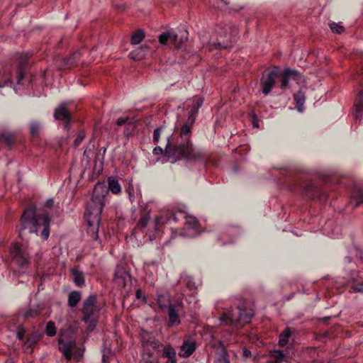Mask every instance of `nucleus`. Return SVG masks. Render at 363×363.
Returning <instances> with one entry per match:
<instances>
[{"label": "nucleus", "mask_w": 363, "mask_h": 363, "mask_svg": "<svg viewBox=\"0 0 363 363\" xmlns=\"http://www.w3.org/2000/svg\"><path fill=\"white\" fill-rule=\"evenodd\" d=\"M150 220V216L148 213H144L141 215L137 225L135 229L143 230L147 227V225Z\"/></svg>", "instance_id": "nucleus-36"}, {"label": "nucleus", "mask_w": 363, "mask_h": 363, "mask_svg": "<svg viewBox=\"0 0 363 363\" xmlns=\"http://www.w3.org/2000/svg\"><path fill=\"white\" fill-rule=\"evenodd\" d=\"M40 226H43V220H41V219H40V220L39 222H38V229Z\"/></svg>", "instance_id": "nucleus-59"}, {"label": "nucleus", "mask_w": 363, "mask_h": 363, "mask_svg": "<svg viewBox=\"0 0 363 363\" xmlns=\"http://www.w3.org/2000/svg\"><path fill=\"white\" fill-rule=\"evenodd\" d=\"M148 46H142L132 51L129 54V56L132 60L135 61H140L145 57L146 53L148 52Z\"/></svg>", "instance_id": "nucleus-21"}, {"label": "nucleus", "mask_w": 363, "mask_h": 363, "mask_svg": "<svg viewBox=\"0 0 363 363\" xmlns=\"http://www.w3.org/2000/svg\"><path fill=\"white\" fill-rule=\"evenodd\" d=\"M6 363H14V362L11 359L7 360Z\"/></svg>", "instance_id": "nucleus-62"}, {"label": "nucleus", "mask_w": 363, "mask_h": 363, "mask_svg": "<svg viewBox=\"0 0 363 363\" xmlns=\"http://www.w3.org/2000/svg\"><path fill=\"white\" fill-rule=\"evenodd\" d=\"M126 191L128 193V195L130 196V199H131L132 197H133V187L130 185L127 189H126Z\"/></svg>", "instance_id": "nucleus-55"}, {"label": "nucleus", "mask_w": 363, "mask_h": 363, "mask_svg": "<svg viewBox=\"0 0 363 363\" xmlns=\"http://www.w3.org/2000/svg\"><path fill=\"white\" fill-rule=\"evenodd\" d=\"M45 333L49 337H53L56 335V327L54 322L50 321L47 323Z\"/></svg>", "instance_id": "nucleus-40"}, {"label": "nucleus", "mask_w": 363, "mask_h": 363, "mask_svg": "<svg viewBox=\"0 0 363 363\" xmlns=\"http://www.w3.org/2000/svg\"><path fill=\"white\" fill-rule=\"evenodd\" d=\"M58 349L62 352L65 359L71 360L73 355H77V359L83 356L84 350L77 345L75 340H64L61 337L58 338Z\"/></svg>", "instance_id": "nucleus-6"}, {"label": "nucleus", "mask_w": 363, "mask_h": 363, "mask_svg": "<svg viewBox=\"0 0 363 363\" xmlns=\"http://www.w3.org/2000/svg\"><path fill=\"white\" fill-rule=\"evenodd\" d=\"M294 99L296 101V108L299 112H303V104L306 100L305 94L299 90L297 93L294 94Z\"/></svg>", "instance_id": "nucleus-28"}, {"label": "nucleus", "mask_w": 363, "mask_h": 363, "mask_svg": "<svg viewBox=\"0 0 363 363\" xmlns=\"http://www.w3.org/2000/svg\"><path fill=\"white\" fill-rule=\"evenodd\" d=\"M166 363H177L176 358L168 359Z\"/></svg>", "instance_id": "nucleus-58"}, {"label": "nucleus", "mask_w": 363, "mask_h": 363, "mask_svg": "<svg viewBox=\"0 0 363 363\" xmlns=\"http://www.w3.org/2000/svg\"><path fill=\"white\" fill-rule=\"evenodd\" d=\"M350 291L352 293L363 291V282L358 283L356 285L351 286Z\"/></svg>", "instance_id": "nucleus-47"}, {"label": "nucleus", "mask_w": 363, "mask_h": 363, "mask_svg": "<svg viewBox=\"0 0 363 363\" xmlns=\"http://www.w3.org/2000/svg\"><path fill=\"white\" fill-rule=\"evenodd\" d=\"M43 220V229L41 232V236L44 240H47L50 235V218L46 213L36 214V207L30 205L28 208L24 211L21 217V228L19 230L18 235L23 240V232L28 229L30 233L37 234L38 222Z\"/></svg>", "instance_id": "nucleus-3"}, {"label": "nucleus", "mask_w": 363, "mask_h": 363, "mask_svg": "<svg viewBox=\"0 0 363 363\" xmlns=\"http://www.w3.org/2000/svg\"><path fill=\"white\" fill-rule=\"evenodd\" d=\"M162 356L168 359L176 358V352L172 346L167 345L163 349Z\"/></svg>", "instance_id": "nucleus-39"}, {"label": "nucleus", "mask_w": 363, "mask_h": 363, "mask_svg": "<svg viewBox=\"0 0 363 363\" xmlns=\"http://www.w3.org/2000/svg\"><path fill=\"white\" fill-rule=\"evenodd\" d=\"M194 123H189V118L182 126L179 136L175 144H172L170 136L167 137V143L165 147V155L171 162L178 160L189 162L206 161V155L198 147L195 146L191 140V128Z\"/></svg>", "instance_id": "nucleus-1"}, {"label": "nucleus", "mask_w": 363, "mask_h": 363, "mask_svg": "<svg viewBox=\"0 0 363 363\" xmlns=\"http://www.w3.org/2000/svg\"><path fill=\"white\" fill-rule=\"evenodd\" d=\"M125 6L124 5H123V6H119L118 9H125Z\"/></svg>", "instance_id": "nucleus-61"}, {"label": "nucleus", "mask_w": 363, "mask_h": 363, "mask_svg": "<svg viewBox=\"0 0 363 363\" xmlns=\"http://www.w3.org/2000/svg\"><path fill=\"white\" fill-rule=\"evenodd\" d=\"M153 154L155 155H164V156L165 155V151L164 152V150H162V147L157 146V147H155L154 149H153Z\"/></svg>", "instance_id": "nucleus-50"}, {"label": "nucleus", "mask_w": 363, "mask_h": 363, "mask_svg": "<svg viewBox=\"0 0 363 363\" xmlns=\"http://www.w3.org/2000/svg\"><path fill=\"white\" fill-rule=\"evenodd\" d=\"M272 356L277 359V360H280L284 358L285 356L284 353L281 350H274L272 352Z\"/></svg>", "instance_id": "nucleus-49"}, {"label": "nucleus", "mask_w": 363, "mask_h": 363, "mask_svg": "<svg viewBox=\"0 0 363 363\" xmlns=\"http://www.w3.org/2000/svg\"><path fill=\"white\" fill-rule=\"evenodd\" d=\"M196 343L194 340H184L181 346V352L179 353V356L183 357H188L193 354L196 350Z\"/></svg>", "instance_id": "nucleus-16"}, {"label": "nucleus", "mask_w": 363, "mask_h": 363, "mask_svg": "<svg viewBox=\"0 0 363 363\" xmlns=\"http://www.w3.org/2000/svg\"><path fill=\"white\" fill-rule=\"evenodd\" d=\"M81 300V294L77 291H72L68 296V305L70 307H75Z\"/></svg>", "instance_id": "nucleus-30"}, {"label": "nucleus", "mask_w": 363, "mask_h": 363, "mask_svg": "<svg viewBox=\"0 0 363 363\" xmlns=\"http://www.w3.org/2000/svg\"><path fill=\"white\" fill-rule=\"evenodd\" d=\"M216 363H230L225 347L221 345Z\"/></svg>", "instance_id": "nucleus-35"}, {"label": "nucleus", "mask_w": 363, "mask_h": 363, "mask_svg": "<svg viewBox=\"0 0 363 363\" xmlns=\"http://www.w3.org/2000/svg\"><path fill=\"white\" fill-rule=\"evenodd\" d=\"M300 77L301 74L296 70H294L290 68L285 69L282 72L279 70L278 79L281 82V89H286L288 87L289 79H298Z\"/></svg>", "instance_id": "nucleus-12"}, {"label": "nucleus", "mask_w": 363, "mask_h": 363, "mask_svg": "<svg viewBox=\"0 0 363 363\" xmlns=\"http://www.w3.org/2000/svg\"><path fill=\"white\" fill-rule=\"evenodd\" d=\"M185 227L184 230H192L193 233L191 235H196L199 232V220L193 216H187L185 215Z\"/></svg>", "instance_id": "nucleus-18"}, {"label": "nucleus", "mask_w": 363, "mask_h": 363, "mask_svg": "<svg viewBox=\"0 0 363 363\" xmlns=\"http://www.w3.org/2000/svg\"><path fill=\"white\" fill-rule=\"evenodd\" d=\"M299 186L301 194L311 199H318L320 201L326 199L325 191L311 182H304Z\"/></svg>", "instance_id": "nucleus-9"}, {"label": "nucleus", "mask_w": 363, "mask_h": 363, "mask_svg": "<svg viewBox=\"0 0 363 363\" xmlns=\"http://www.w3.org/2000/svg\"><path fill=\"white\" fill-rule=\"evenodd\" d=\"M26 330L25 328L22 325H19L17 328V338L20 340L24 339Z\"/></svg>", "instance_id": "nucleus-46"}, {"label": "nucleus", "mask_w": 363, "mask_h": 363, "mask_svg": "<svg viewBox=\"0 0 363 363\" xmlns=\"http://www.w3.org/2000/svg\"><path fill=\"white\" fill-rule=\"evenodd\" d=\"M162 130H163L162 127H159L154 130L153 138H152L154 143L156 144L159 142L160 137V135H161Z\"/></svg>", "instance_id": "nucleus-45"}, {"label": "nucleus", "mask_w": 363, "mask_h": 363, "mask_svg": "<svg viewBox=\"0 0 363 363\" xmlns=\"http://www.w3.org/2000/svg\"><path fill=\"white\" fill-rule=\"evenodd\" d=\"M41 308L39 305L30 306L24 310L23 317L24 319L35 318L40 315Z\"/></svg>", "instance_id": "nucleus-22"}, {"label": "nucleus", "mask_w": 363, "mask_h": 363, "mask_svg": "<svg viewBox=\"0 0 363 363\" xmlns=\"http://www.w3.org/2000/svg\"><path fill=\"white\" fill-rule=\"evenodd\" d=\"M185 213L182 211L174 212L172 211V216H171V221L177 223L181 218H184Z\"/></svg>", "instance_id": "nucleus-44"}, {"label": "nucleus", "mask_w": 363, "mask_h": 363, "mask_svg": "<svg viewBox=\"0 0 363 363\" xmlns=\"http://www.w3.org/2000/svg\"><path fill=\"white\" fill-rule=\"evenodd\" d=\"M16 141V136L10 132H4L0 135V142H4L8 147H11Z\"/></svg>", "instance_id": "nucleus-27"}, {"label": "nucleus", "mask_w": 363, "mask_h": 363, "mask_svg": "<svg viewBox=\"0 0 363 363\" xmlns=\"http://www.w3.org/2000/svg\"><path fill=\"white\" fill-rule=\"evenodd\" d=\"M350 204L353 208H357L363 204V191L357 190L354 192Z\"/></svg>", "instance_id": "nucleus-29"}, {"label": "nucleus", "mask_w": 363, "mask_h": 363, "mask_svg": "<svg viewBox=\"0 0 363 363\" xmlns=\"http://www.w3.org/2000/svg\"><path fill=\"white\" fill-rule=\"evenodd\" d=\"M213 46L216 49H227L229 47V45L227 43L221 44L220 42L213 44Z\"/></svg>", "instance_id": "nucleus-51"}, {"label": "nucleus", "mask_w": 363, "mask_h": 363, "mask_svg": "<svg viewBox=\"0 0 363 363\" xmlns=\"http://www.w3.org/2000/svg\"><path fill=\"white\" fill-rule=\"evenodd\" d=\"M188 33L186 31L184 32V35H182L180 37L178 36L177 38V45H174L176 48L181 49L182 48V45L188 39Z\"/></svg>", "instance_id": "nucleus-42"}, {"label": "nucleus", "mask_w": 363, "mask_h": 363, "mask_svg": "<svg viewBox=\"0 0 363 363\" xmlns=\"http://www.w3.org/2000/svg\"><path fill=\"white\" fill-rule=\"evenodd\" d=\"M132 118H130L128 117H126V118L121 117L116 120V123L118 126H121L123 125H125Z\"/></svg>", "instance_id": "nucleus-48"}, {"label": "nucleus", "mask_w": 363, "mask_h": 363, "mask_svg": "<svg viewBox=\"0 0 363 363\" xmlns=\"http://www.w3.org/2000/svg\"><path fill=\"white\" fill-rule=\"evenodd\" d=\"M329 26L333 33L337 34H341L344 33L345 30L344 26L336 23H331L329 24Z\"/></svg>", "instance_id": "nucleus-41"}, {"label": "nucleus", "mask_w": 363, "mask_h": 363, "mask_svg": "<svg viewBox=\"0 0 363 363\" xmlns=\"http://www.w3.org/2000/svg\"><path fill=\"white\" fill-rule=\"evenodd\" d=\"M222 1H224L225 3H226L225 0H222Z\"/></svg>", "instance_id": "nucleus-63"}, {"label": "nucleus", "mask_w": 363, "mask_h": 363, "mask_svg": "<svg viewBox=\"0 0 363 363\" xmlns=\"http://www.w3.org/2000/svg\"><path fill=\"white\" fill-rule=\"evenodd\" d=\"M242 356L245 358H249V357H251L252 353H251V352L247 347H243V349H242Z\"/></svg>", "instance_id": "nucleus-53"}, {"label": "nucleus", "mask_w": 363, "mask_h": 363, "mask_svg": "<svg viewBox=\"0 0 363 363\" xmlns=\"http://www.w3.org/2000/svg\"><path fill=\"white\" fill-rule=\"evenodd\" d=\"M100 183H104L106 184L104 182H99ZM107 190H111V191L113 194H118L121 192V186L118 183V179L114 177H110L108 179V186L105 185Z\"/></svg>", "instance_id": "nucleus-25"}, {"label": "nucleus", "mask_w": 363, "mask_h": 363, "mask_svg": "<svg viewBox=\"0 0 363 363\" xmlns=\"http://www.w3.org/2000/svg\"><path fill=\"white\" fill-rule=\"evenodd\" d=\"M96 295H90L83 302L82 320L85 323H89V327H94L97 322L99 310L96 306Z\"/></svg>", "instance_id": "nucleus-5"}, {"label": "nucleus", "mask_w": 363, "mask_h": 363, "mask_svg": "<svg viewBox=\"0 0 363 363\" xmlns=\"http://www.w3.org/2000/svg\"><path fill=\"white\" fill-rule=\"evenodd\" d=\"M11 84H12V82L10 79L4 81V83L2 82H0V87H3L4 86H7V85Z\"/></svg>", "instance_id": "nucleus-57"}, {"label": "nucleus", "mask_w": 363, "mask_h": 363, "mask_svg": "<svg viewBox=\"0 0 363 363\" xmlns=\"http://www.w3.org/2000/svg\"><path fill=\"white\" fill-rule=\"evenodd\" d=\"M29 56L28 54H21L17 65V83L20 84L24 78V74L28 69V60Z\"/></svg>", "instance_id": "nucleus-14"}, {"label": "nucleus", "mask_w": 363, "mask_h": 363, "mask_svg": "<svg viewBox=\"0 0 363 363\" xmlns=\"http://www.w3.org/2000/svg\"><path fill=\"white\" fill-rule=\"evenodd\" d=\"M39 340V336L37 334L33 333L28 335L26 341L25 342V345L27 347H32L34 345H35Z\"/></svg>", "instance_id": "nucleus-38"}, {"label": "nucleus", "mask_w": 363, "mask_h": 363, "mask_svg": "<svg viewBox=\"0 0 363 363\" xmlns=\"http://www.w3.org/2000/svg\"><path fill=\"white\" fill-rule=\"evenodd\" d=\"M135 296L138 299H140L143 296V291L140 289H137L135 292Z\"/></svg>", "instance_id": "nucleus-56"}, {"label": "nucleus", "mask_w": 363, "mask_h": 363, "mask_svg": "<svg viewBox=\"0 0 363 363\" xmlns=\"http://www.w3.org/2000/svg\"><path fill=\"white\" fill-rule=\"evenodd\" d=\"M55 119L64 121V128L69 130L70 128L71 113L67 108L65 104H60L54 112Z\"/></svg>", "instance_id": "nucleus-11"}, {"label": "nucleus", "mask_w": 363, "mask_h": 363, "mask_svg": "<svg viewBox=\"0 0 363 363\" xmlns=\"http://www.w3.org/2000/svg\"><path fill=\"white\" fill-rule=\"evenodd\" d=\"M255 315L253 308L247 307L246 300L239 303L236 309H230L220 316V320L225 325L239 328L251 322Z\"/></svg>", "instance_id": "nucleus-4"}, {"label": "nucleus", "mask_w": 363, "mask_h": 363, "mask_svg": "<svg viewBox=\"0 0 363 363\" xmlns=\"http://www.w3.org/2000/svg\"><path fill=\"white\" fill-rule=\"evenodd\" d=\"M86 134L84 130H80L77 138L74 140L73 143V146L76 148L77 147L82 140L85 138Z\"/></svg>", "instance_id": "nucleus-43"}, {"label": "nucleus", "mask_w": 363, "mask_h": 363, "mask_svg": "<svg viewBox=\"0 0 363 363\" xmlns=\"http://www.w3.org/2000/svg\"><path fill=\"white\" fill-rule=\"evenodd\" d=\"M203 99L201 97H198L194 99L193 106L191 111L189 112L188 118H189V123H195L199 109L202 106Z\"/></svg>", "instance_id": "nucleus-19"}, {"label": "nucleus", "mask_w": 363, "mask_h": 363, "mask_svg": "<svg viewBox=\"0 0 363 363\" xmlns=\"http://www.w3.org/2000/svg\"><path fill=\"white\" fill-rule=\"evenodd\" d=\"M279 68L277 66L264 71L260 79V86L262 87V91L264 95H267L270 93L276 80L279 77Z\"/></svg>", "instance_id": "nucleus-7"}, {"label": "nucleus", "mask_w": 363, "mask_h": 363, "mask_svg": "<svg viewBox=\"0 0 363 363\" xmlns=\"http://www.w3.org/2000/svg\"><path fill=\"white\" fill-rule=\"evenodd\" d=\"M108 190L104 183L97 182L94 188L92 196L86 204L84 213L87 225L86 231L91 238L96 240L99 238V228L101 223V214L105 206Z\"/></svg>", "instance_id": "nucleus-2"}, {"label": "nucleus", "mask_w": 363, "mask_h": 363, "mask_svg": "<svg viewBox=\"0 0 363 363\" xmlns=\"http://www.w3.org/2000/svg\"><path fill=\"white\" fill-rule=\"evenodd\" d=\"M40 123L38 121L32 122L30 124V133L33 139L38 138L40 135Z\"/></svg>", "instance_id": "nucleus-34"}, {"label": "nucleus", "mask_w": 363, "mask_h": 363, "mask_svg": "<svg viewBox=\"0 0 363 363\" xmlns=\"http://www.w3.org/2000/svg\"><path fill=\"white\" fill-rule=\"evenodd\" d=\"M355 112L354 117L356 120L362 116L363 111V90L360 91L354 101Z\"/></svg>", "instance_id": "nucleus-20"}, {"label": "nucleus", "mask_w": 363, "mask_h": 363, "mask_svg": "<svg viewBox=\"0 0 363 363\" xmlns=\"http://www.w3.org/2000/svg\"><path fill=\"white\" fill-rule=\"evenodd\" d=\"M182 308V304L177 305L170 303L168 306V318L169 324L171 326L178 325L180 324V319L179 316V311Z\"/></svg>", "instance_id": "nucleus-13"}, {"label": "nucleus", "mask_w": 363, "mask_h": 363, "mask_svg": "<svg viewBox=\"0 0 363 363\" xmlns=\"http://www.w3.org/2000/svg\"><path fill=\"white\" fill-rule=\"evenodd\" d=\"M54 205V201L52 199H50L46 201V202L45 203V206L46 208H52Z\"/></svg>", "instance_id": "nucleus-54"}, {"label": "nucleus", "mask_w": 363, "mask_h": 363, "mask_svg": "<svg viewBox=\"0 0 363 363\" xmlns=\"http://www.w3.org/2000/svg\"><path fill=\"white\" fill-rule=\"evenodd\" d=\"M171 216H172V211H162L160 214L155 218V225L157 226L160 224H165L171 222Z\"/></svg>", "instance_id": "nucleus-23"}, {"label": "nucleus", "mask_w": 363, "mask_h": 363, "mask_svg": "<svg viewBox=\"0 0 363 363\" xmlns=\"http://www.w3.org/2000/svg\"><path fill=\"white\" fill-rule=\"evenodd\" d=\"M252 123L253 127L259 128L258 120H257V116L255 113H252Z\"/></svg>", "instance_id": "nucleus-52"}, {"label": "nucleus", "mask_w": 363, "mask_h": 363, "mask_svg": "<svg viewBox=\"0 0 363 363\" xmlns=\"http://www.w3.org/2000/svg\"><path fill=\"white\" fill-rule=\"evenodd\" d=\"M177 34L169 32L163 33L158 37L159 42L162 45H166L168 40H170L173 45H177Z\"/></svg>", "instance_id": "nucleus-24"}, {"label": "nucleus", "mask_w": 363, "mask_h": 363, "mask_svg": "<svg viewBox=\"0 0 363 363\" xmlns=\"http://www.w3.org/2000/svg\"><path fill=\"white\" fill-rule=\"evenodd\" d=\"M136 128V121L133 119H131L125 125V135L128 138L132 133L135 130Z\"/></svg>", "instance_id": "nucleus-37"}, {"label": "nucleus", "mask_w": 363, "mask_h": 363, "mask_svg": "<svg viewBox=\"0 0 363 363\" xmlns=\"http://www.w3.org/2000/svg\"><path fill=\"white\" fill-rule=\"evenodd\" d=\"M13 262L21 267H27L30 263V256L27 250L18 242H14L11 248Z\"/></svg>", "instance_id": "nucleus-8"}, {"label": "nucleus", "mask_w": 363, "mask_h": 363, "mask_svg": "<svg viewBox=\"0 0 363 363\" xmlns=\"http://www.w3.org/2000/svg\"><path fill=\"white\" fill-rule=\"evenodd\" d=\"M70 272L74 284L78 286H84L85 283L84 273L77 268H72Z\"/></svg>", "instance_id": "nucleus-26"}, {"label": "nucleus", "mask_w": 363, "mask_h": 363, "mask_svg": "<svg viewBox=\"0 0 363 363\" xmlns=\"http://www.w3.org/2000/svg\"><path fill=\"white\" fill-rule=\"evenodd\" d=\"M291 335V330L290 328H286L284 331L279 335V345L281 347L285 346Z\"/></svg>", "instance_id": "nucleus-33"}, {"label": "nucleus", "mask_w": 363, "mask_h": 363, "mask_svg": "<svg viewBox=\"0 0 363 363\" xmlns=\"http://www.w3.org/2000/svg\"><path fill=\"white\" fill-rule=\"evenodd\" d=\"M80 58V53L76 52L67 57H57L55 64L59 69H67L75 67Z\"/></svg>", "instance_id": "nucleus-10"}, {"label": "nucleus", "mask_w": 363, "mask_h": 363, "mask_svg": "<svg viewBox=\"0 0 363 363\" xmlns=\"http://www.w3.org/2000/svg\"><path fill=\"white\" fill-rule=\"evenodd\" d=\"M140 363H158V360L150 351L145 349Z\"/></svg>", "instance_id": "nucleus-31"}, {"label": "nucleus", "mask_w": 363, "mask_h": 363, "mask_svg": "<svg viewBox=\"0 0 363 363\" xmlns=\"http://www.w3.org/2000/svg\"><path fill=\"white\" fill-rule=\"evenodd\" d=\"M272 363H281L280 360H274Z\"/></svg>", "instance_id": "nucleus-60"}, {"label": "nucleus", "mask_w": 363, "mask_h": 363, "mask_svg": "<svg viewBox=\"0 0 363 363\" xmlns=\"http://www.w3.org/2000/svg\"><path fill=\"white\" fill-rule=\"evenodd\" d=\"M130 279V274L122 267H117L115 274L114 281L119 287H125L127 281Z\"/></svg>", "instance_id": "nucleus-15"}, {"label": "nucleus", "mask_w": 363, "mask_h": 363, "mask_svg": "<svg viewBox=\"0 0 363 363\" xmlns=\"http://www.w3.org/2000/svg\"><path fill=\"white\" fill-rule=\"evenodd\" d=\"M145 34L143 30L138 29L131 36L130 43L133 45L140 43L145 38Z\"/></svg>", "instance_id": "nucleus-32"}, {"label": "nucleus", "mask_w": 363, "mask_h": 363, "mask_svg": "<svg viewBox=\"0 0 363 363\" xmlns=\"http://www.w3.org/2000/svg\"><path fill=\"white\" fill-rule=\"evenodd\" d=\"M141 342L143 347L146 348L148 347H151L153 349L158 350L162 345L155 338L148 334L147 333H144L141 335Z\"/></svg>", "instance_id": "nucleus-17"}]
</instances>
